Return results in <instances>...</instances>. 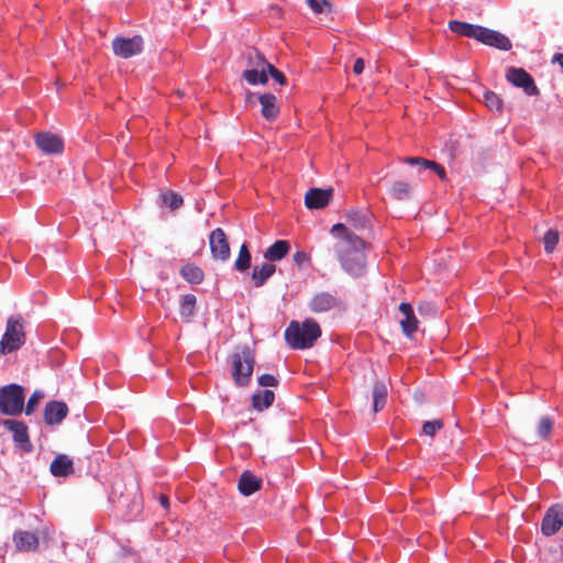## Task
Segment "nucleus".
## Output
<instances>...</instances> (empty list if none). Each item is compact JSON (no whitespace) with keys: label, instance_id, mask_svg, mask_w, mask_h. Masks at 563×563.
<instances>
[{"label":"nucleus","instance_id":"1","mask_svg":"<svg viewBox=\"0 0 563 563\" xmlns=\"http://www.w3.org/2000/svg\"><path fill=\"white\" fill-rule=\"evenodd\" d=\"M330 234L334 239L331 250L334 251L341 267L352 277L363 276L366 271L365 241L343 223L332 225Z\"/></svg>","mask_w":563,"mask_h":563},{"label":"nucleus","instance_id":"2","mask_svg":"<svg viewBox=\"0 0 563 563\" xmlns=\"http://www.w3.org/2000/svg\"><path fill=\"white\" fill-rule=\"evenodd\" d=\"M449 29L455 34L474 38L501 51H510L512 47L511 41L505 34L482 25L454 20L449 22Z\"/></svg>","mask_w":563,"mask_h":563},{"label":"nucleus","instance_id":"3","mask_svg":"<svg viewBox=\"0 0 563 563\" xmlns=\"http://www.w3.org/2000/svg\"><path fill=\"white\" fill-rule=\"evenodd\" d=\"M321 333L319 323L311 318L302 322L294 320L285 330V340L294 350H306L314 345Z\"/></svg>","mask_w":563,"mask_h":563},{"label":"nucleus","instance_id":"4","mask_svg":"<svg viewBox=\"0 0 563 563\" xmlns=\"http://www.w3.org/2000/svg\"><path fill=\"white\" fill-rule=\"evenodd\" d=\"M232 377L239 387L251 382L255 365V355L249 345L239 346L231 355Z\"/></svg>","mask_w":563,"mask_h":563},{"label":"nucleus","instance_id":"5","mask_svg":"<svg viewBox=\"0 0 563 563\" xmlns=\"http://www.w3.org/2000/svg\"><path fill=\"white\" fill-rule=\"evenodd\" d=\"M24 388L18 384H10L0 388V412L16 416L23 410Z\"/></svg>","mask_w":563,"mask_h":563},{"label":"nucleus","instance_id":"6","mask_svg":"<svg viewBox=\"0 0 563 563\" xmlns=\"http://www.w3.org/2000/svg\"><path fill=\"white\" fill-rule=\"evenodd\" d=\"M25 342L23 325L19 319L10 317L7 321V328L0 340V355L12 353L19 350Z\"/></svg>","mask_w":563,"mask_h":563},{"label":"nucleus","instance_id":"7","mask_svg":"<svg viewBox=\"0 0 563 563\" xmlns=\"http://www.w3.org/2000/svg\"><path fill=\"white\" fill-rule=\"evenodd\" d=\"M144 41L141 35L132 37H115L112 41V51L115 56L128 59L143 51Z\"/></svg>","mask_w":563,"mask_h":563},{"label":"nucleus","instance_id":"8","mask_svg":"<svg viewBox=\"0 0 563 563\" xmlns=\"http://www.w3.org/2000/svg\"><path fill=\"white\" fill-rule=\"evenodd\" d=\"M506 79L514 86L522 88L528 96H538L540 93L532 76L523 68L509 67L506 71Z\"/></svg>","mask_w":563,"mask_h":563},{"label":"nucleus","instance_id":"9","mask_svg":"<svg viewBox=\"0 0 563 563\" xmlns=\"http://www.w3.org/2000/svg\"><path fill=\"white\" fill-rule=\"evenodd\" d=\"M563 527V505L556 504L550 507L541 522V531L544 536H553Z\"/></svg>","mask_w":563,"mask_h":563},{"label":"nucleus","instance_id":"10","mask_svg":"<svg viewBox=\"0 0 563 563\" xmlns=\"http://www.w3.org/2000/svg\"><path fill=\"white\" fill-rule=\"evenodd\" d=\"M209 244L214 260L227 261L230 257V245L222 229L217 228L210 233Z\"/></svg>","mask_w":563,"mask_h":563},{"label":"nucleus","instance_id":"11","mask_svg":"<svg viewBox=\"0 0 563 563\" xmlns=\"http://www.w3.org/2000/svg\"><path fill=\"white\" fill-rule=\"evenodd\" d=\"M341 300L329 291L317 292L309 301V309L313 313H324L341 307Z\"/></svg>","mask_w":563,"mask_h":563},{"label":"nucleus","instance_id":"12","mask_svg":"<svg viewBox=\"0 0 563 563\" xmlns=\"http://www.w3.org/2000/svg\"><path fill=\"white\" fill-rule=\"evenodd\" d=\"M35 144L45 154H60L64 151L63 139L52 132L37 133Z\"/></svg>","mask_w":563,"mask_h":563},{"label":"nucleus","instance_id":"13","mask_svg":"<svg viewBox=\"0 0 563 563\" xmlns=\"http://www.w3.org/2000/svg\"><path fill=\"white\" fill-rule=\"evenodd\" d=\"M3 426L12 431L14 442L24 451L32 452L33 445L29 438L27 427L18 420H4Z\"/></svg>","mask_w":563,"mask_h":563},{"label":"nucleus","instance_id":"14","mask_svg":"<svg viewBox=\"0 0 563 563\" xmlns=\"http://www.w3.org/2000/svg\"><path fill=\"white\" fill-rule=\"evenodd\" d=\"M332 195V188H311L305 196V205L308 209H323L331 201Z\"/></svg>","mask_w":563,"mask_h":563},{"label":"nucleus","instance_id":"15","mask_svg":"<svg viewBox=\"0 0 563 563\" xmlns=\"http://www.w3.org/2000/svg\"><path fill=\"white\" fill-rule=\"evenodd\" d=\"M399 311L404 314L400 320V327L405 335L410 338L418 329V320L413 313V308L408 302L399 305Z\"/></svg>","mask_w":563,"mask_h":563},{"label":"nucleus","instance_id":"16","mask_svg":"<svg viewBox=\"0 0 563 563\" xmlns=\"http://www.w3.org/2000/svg\"><path fill=\"white\" fill-rule=\"evenodd\" d=\"M261 114L269 122L275 121L279 115L277 98L272 93H263L258 97Z\"/></svg>","mask_w":563,"mask_h":563},{"label":"nucleus","instance_id":"17","mask_svg":"<svg viewBox=\"0 0 563 563\" xmlns=\"http://www.w3.org/2000/svg\"><path fill=\"white\" fill-rule=\"evenodd\" d=\"M68 407L64 402L49 401L44 409V421L47 424H55L66 418Z\"/></svg>","mask_w":563,"mask_h":563},{"label":"nucleus","instance_id":"18","mask_svg":"<svg viewBox=\"0 0 563 563\" xmlns=\"http://www.w3.org/2000/svg\"><path fill=\"white\" fill-rule=\"evenodd\" d=\"M262 487V479L250 471H244L238 482L239 492L244 496H250Z\"/></svg>","mask_w":563,"mask_h":563},{"label":"nucleus","instance_id":"19","mask_svg":"<svg viewBox=\"0 0 563 563\" xmlns=\"http://www.w3.org/2000/svg\"><path fill=\"white\" fill-rule=\"evenodd\" d=\"M15 548L19 551H35L38 548V538L34 532L16 531L13 534Z\"/></svg>","mask_w":563,"mask_h":563},{"label":"nucleus","instance_id":"20","mask_svg":"<svg viewBox=\"0 0 563 563\" xmlns=\"http://www.w3.org/2000/svg\"><path fill=\"white\" fill-rule=\"evenodd\" d=\"M276 272V265L273 263H263L261 266H255L252 272V283L254 287H262L268 278H271Z\"/></svg>","mask_w":563,"mask_h":563},{"label":"nucleus","instance_id":"21","mask_svg":"<svg viewBox=\"0 0 563 563\" xmlns=\"http://www.w3.org/2000/svg\"><path fill=\"white\" fill-rule=\"evenodd\" d=\"M290 251V243L286 240L274 242L264 253V257L269 262L283 260Z\"/></svg>","mask_w":563,"mask_h":563},{"label":"nucleus","instance_id":"22","mask_svg":"<svg viewBox=\"0 0 563 563\" xmlns=\"http://www.w3.org/2000/svg\"><path fill=\"white\" fill-rule=\"evenodd\" d=\"M404 162L409 165H419V166H421V168H424V169H431L442 180H446V173H445L444 167L434 161H429L423 157H406L404 159Z\"/></svg>","mask_w":563,"mask_h":563},{"label":"nucleus","instance_id":"23","mask_svg":"<svg viewBox=\"0 0 563 563\" xmlns=\"http://www.w3.org/2000/svg\"><path fill=\"white\" fill-rule=\"evenodd\" d=\"M389 195L396 200H408L412 196V186L406 180H396L391 184Z\"/></svg>","mask_w":563,"mask_h":563},{"label":"nucleus","instance_id":"24","mask_svg":"<svg viewBox=\"0 0 563 563\" xmlns=\"http://www.w3.org/2000/svg\"><path fill=\"white\" fill-rule=\"evenodd\" d=\"M275 400V394L272 390L265 389L263 391H258L253 394L252 396V407L256 411H263L269 408Z\"/></svg>","mask_w":563,"mask_h":563},{"label":"nucleus","instance_id":"25","mask_svg":"<svg viewBox=\"0 0 563 563\" xmlns=\"http://www.w3.org/2000/svg\"><path fill=\"white\" fill-rule=\"evenodd\" d=\"M49 471L56 477L67 476L70 472V460L65 454L56 456L51 463Z\"/></svg>","mask_w":563,"mask_h":563},{"label":"nucleus","instance_id":"26","mask_svg":"<svg viewBox=\"0 0 563 563\" xmlns=\"http://www.w3.org/2000/svg\"><path fill=\"white\" fill-rule=\"evenodd\" d=\"M197 298L192 294H187L181 297L179 302V313L183 319L189 321L196 310Z\"/></svg>","mask_w":563,"mask_h":563},{"label":"nucleus","instance_id":"27","mask_svg":"<svg viewBox=\"0 0 563 563\" xmlns=\"http://www.w3.org/2000/svg\"><path fill=\"white\" fill-rule=\"evenodd\" d=\"M387 401V386L384 383H376L373 388V410L380 411Z\"/></svg>","mask_w":563,"mask_h":563},{"label":"nucleus","instance_id":"28","mask_svg":"<svg viewBox=\"0 0 563 563\" xmlns=\"http://www.w3.org/2000/svg\"><path fill=\"white\" fill-rule=\"evenodd\" d=\"M181 277L190 284H200L203 280V272L200 267L186 264L180 269Z\"/></svg>","mask_w":563,"mask_h":563},{"label":"nucleus","instance_id":"29","mask_svg":"<svg viewBox=\"0 0 563 563\" xmlns=\"http://www.w3.org/2000/svg\"><path fill=\"white\" fill-rule=\"evenodd\" d=\"M251 252L246 243H243L239 251V256L234 262V268L239 272H245L251 267Z\"/></svg>","mask_w":563,"mask_h":563},{"label":"nucleus","instance_id":"30","mask_svg":"<svg viewBox=\"0 0 563 563\" xmlns=\"http://www.w3.org/2000/svg\"><path fill=\"white\" fill-rule=\"evenodd\" d=\"M267 69H253L247 68L243 71L242 77L250 84V85H257V84H266L268 80Z\"/></svg>","mask_w":563,"mask_h":563},{"label":"nucleus","instance_id":"31","mask_svg":"<svg viewBox=\"0 0 563 563\" xmlns=\"http://www.w3.org/2000/svg\"><path fill=\"white\" fill-rule=\"evenodd\" d=\"M249 58V67L253 69H267L269 63L265 59L264 55H262L258 51L253 49L247 54Z\"/></svg>","mask_w":563,"mask_h":563},{"label":"nucleus","instance_id":"32","mask_svg":"<svg viewBox=\"0 0 563 563\" xmlns=\"http://www.w3.org/2000/svg\"><path fill=\"white\" fill-rule=\"evenodd\" d=\"M159 198L162 200V203L169 207L172 210L180 208V206L184 202L181 196L174 191L161 192Z\"/></svg>","mask_w":563,"mask_h":563},{"label":"nucleus","instance_id":"33","mask_svg":"<svg viewBox=\"0 0 563 563\" xmlns=\"http://www.w3.org/2000/svg\"><path fill=\"white\" fill-rule=\"evenodd\" d=\"M553 428V421L550 417H541L537 424V435L541 440H547L551 434Z\"/></svg>","mask_w":563,"mask_h":563},{"label":"nucleus","instance_id":"34","mask_svg":"<svg viewBox=\"0 0 563 563\" xmlns=\"http://www.w3.org/2000/svg\"><path fill=\"white\" fill-rule=\"evenodd\" d=\"M484 101L485 104L490 109L495 111H501L503 108V101L493 91H485L484 92Z\"/></svg>","mask_w":563,"mask_h":563},{"label":"nucleus","instance_id":"35","mask_svg":"<svg viewBox=\"0 0 563 563\" xmlns=\"http://www.w3.org/2000/svg\"><path fill=\"white\" fill-rule=\"evenodd\" d=\"M544 250L547 253H552L559 243V232L556 230H549L543 236Z\"/></svg>","mask_w":563,"mask_h":563},{"label":"nucleus","instance_id":"36","mask_svg":"<svg viewBox=\"0 0 563 563\" xmlns=\"http://www.w3.org/2000/svg\"><path fill=\"white\" fill-rule=\"evenodd\" d=\"M346 217L355 229H363L367 224L366 216L357 210L350 211Z\"/></svg>","mask_w":563,"mask_h":563},{"label":"nucleus","instance_id":"37","mask_svg":"<svg viewBox=\"0 0 563 563\" xmlns=\"http://www.w3.org/2000/svg\"><path fill=\"white\" fill-rule=\"evenodd\" d=\"M135 495V492L133 489H130V490H125L123 492L121 489V485L119 483H113L112 484V488H111V493H110V498L112 499V501H118L120 503L121 499H123L124 497L129 498L130 496H134Z\"/></svg>","mask_w":563,"mask_h":563},{"label":"nucleus","instance_id":"38","mask_svg":"<svg viewBox=\"0 0 563 563\" xmlns=\"http://www.w3.org/2000/svg\"><path fill=\"white\" fill-rule=\"evenodd\" d=\"M314 13L331 12L332 4L329 0H306Z\"/></svg>","mask_w":563,"mask_h":563},{"label":"nucleus","instance_id":"39","mask_svg":"<svg viewBox=\"0 0 563 563\" xmlns=\"http://www.w3.org/2000/svg\"><path fill=\"white\" fill-rule=\"evenodd\" d=\"M443 428L442 420L435 419L431 421H426L422 426V431L426 435L433 437L437 431Z\"/></svg>","mask_w":563,"mask_h":563},{"label":"nucleus","instance_id":"40","mask_svg":"<svg viewBox=\"0 0 563 563\" xmlns=\"http://www.w3.org/2000/svg\"><path fill=\"white\" fill-rule=\"evenodd\" d=\"M43 394L38 390H35L29 398L25 407V413L31 415L35 408L37 407L38 402L43 398Z\"/></svg>","mask_w":563,"mask_h":563},{"label":"nucleus","instance_id":"41","mask_svg":"<svg viewBox=\"0 0 563 563\" xmlns=\"http://www.w3.org/2000/svg\"><path fill=\"white\" fill-rule=\"evenodd\" d=\"M269 74L274 80H276L279 85H285L287 82L286 76L278 70L275 66L269 64L267 67L266 74Z\"/></svg>","mask_w":563,"mask_h":563},{"label":"nucleus","instance_id":"42","mask_svg":"<svg viewBox=\"0 0 563 563\" xmlns=\"http://www.w3.org/2000/svg\"><path fill=\"white\" fill-rule=\"evenodd\" d=\"M258 385L263 387H276L278 379L271 374H263L258 377Z\"/></svg>","mask_w":563,"mask_h":563},{"label":"nucleus","instance_id":"43","mask_svg":"<svg viewBox=\"0 0 563 563\" xmlns=\"http://www.w3.org/2000/svg\"><path fill=\"white\" fill-rule=\"evenodd\" d=\"M310 257L309 255L303 252V251H297L294 255H292V261L296 265H298L299 267H301L302 265L307 264L309 262Z\"/></svg>","mask_w":563,"mask_h":563},{"label":"nucleus","instance_id":"44","mask_svg":"<svg viewBox=\"0 0 563 563\" xmlns=\"http://www.w3.org/2000/svg\"><path fill=\"white\" fill-rule=\"evenodd\" d=\"M364 60L363 58H357L355 62H354V65H353V73L355 75H360L363 73L364 70Z\"/></svg>","mask_w":563,"mask_h":563},{"label":"nucleus","instance_id":"45","mask_svg":"<svg viewBox=\"0 0 563 563\" xmlns=\"http://www.w3.org/2000/svg\"><path fill=\"white\" fill-rule=\"evenodd\" d=\"M158 501L161 504V506L165 509V510H168L169 509V498L164 495V494H161L158 496Z\"/></svg>","mask_w":563,"mask_h":563},{"label":"nucleus","instance_id":"46","mask_svg":"<svg viewBox=\"0 0 563 563\" xmlns=\"http://www.w3.org/2000/svg\"><path fill=\"white\" fill-rule=\"evenodd\" d=\"M76 419L78 420L80 428L82 429V432L85 433L88 420L86 419V417H81L80 415H76Z\"/></svg>","mask_w":563,"mask_h":563}]
</instances>
